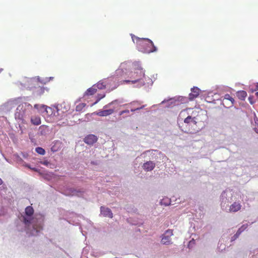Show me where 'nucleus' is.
<instances>
[{
  "label": "nucleus",
  "mask_w": 258,
  "mask_h": 258,
  "mask_svg": "<svg viewBox=\"0 0 258 258\" xmlns=\"http://www.w3.org/2000/svg\"><path fill=\"white\" fill-rule=\"evenodd\" d=\"M108 81V80H107L105 81H100L98 82L97 84H96L94 85V86H95V88L97 89H100V90L104 89L106 88V83Z\"/></svg>",
  "instance_id": "nucleus-15"
},
{
  "label": "nucleus",
  "mask_w": 258,
  "mask_h": 258,
  "mask_svg": "<svg viewBox=\"0 0 258 258\" xmlns=\"http://www.w3.org/2000/svg\"><path fill=\"white\" fill-rule=\"evenodd\" d=\"M39 227H39V228H40V229H42L41 226H40Z\"/></svg>",
  "instance_id": "nucleus-38"
},
{
  "label": "nucleus",
  "mask_w": 258,
  "mask_h": 258,
  "mask_svg": "<svg viewBox=\"0 0 258 258\" xmlns=\"http://www.w3.org/2000/svg\"><path fill=\"white\" fill-rule=\"evenodd\" d=\"M184 122L185 123H192L193 124H196L197 121L196 120V117H192L191 115H188L184 120Z\"/></svg>",
  "instance_id": "nucleus-16"
},
{
  "label": "nucleus",
  "mask_w": 258,
  "mask_h": 258,
  "mask_svg": "<svg viewBox=\"0 0 258 258\" xmlns=\"http://www.w3.org/2000/svg\"><path fill=\"white\" fill-rule=\"evenodd\" d=\"M145 76V73L142 69H137L134 72L132 73L131 78L132 80H124L123 83H132L135 84L140 81Z\"/></svg>",
  "instance_id": "nucleus-2"
},
{
  "label": "nucleus",
  "mask_w": 258,
  "mask_h": 258,
  "mask_svg": "<svg viewBox=\"0 0 258 258\" xmlns=\"http://www.w3.org/2000/svg\"><path fill=\"white\" fill-rule=\"evenodd\" d=\"M160 203L161 205H164V206H168L169 205H170V201L168 198H163V199H162L160 201Z\"/></svg>",
  "instance_id": "nucleus-19"
},
{
  "label": "nucleus",
  "mask_w": 258,
  "mask_h": 258,
  "mask_svg": "<svg viewBox=\"0 0 258 258\" xmlns=\"http://www.w3.org/2000/svg\"><path fill=\"white\" fill-rule=\"evenodd\" d=\"M137 44L140 51L144 53H150L156 52L157 47L154 45L153 41L148 38H141L137 37Z\"/></svg>",
  "instance_id": "nucleus-1"
},
{
  "label": "nucleus",
  "mask_w": 258,
  "mask_h": 258,
  "mask_svg": "<svg viewBox=\"0 0 258 258\" xmlns=\"http://www.w3.org/2000/svg\"><path fill=\"white\" fill-rule=\"evenodd\" d=\"M248 99H249V100H251V98H250V97H249Z\"/></svg>",
  "instance_id": "nucleus-35"
},
{
  "label": "nucleus",
  "mask_w": 258,
  "mask_h": 258,
  "mask_svg": "<svg viewBox=\"0 0 258 258\" xmlns=\"http://www.w3.org/2000/svg\"><path fill=\"white\" fill-rule=\"evenodd\" d=\"M25 213L27 217H23V221L26 225L29 226L31 224H33V218L31 216L34 214V209L31 206H28L25 208Z\"/></svg>",
  "instance_id": "nucleus-3"
},
{
  "label": "nucleus",
  "mask_w": 258,
  "mask_h": 258,
  "mask_svg": "<svg viewBox=\"0 0 258 258\" xmlns=\"http://www.w3.org/2000/svg\"><path fill=\"white\" fill-rule=\"evenodd\" d=\"M83 191H81L80 190H77L74 188H69L66 190L65 194L67 196H80V195H81L82 192Z\"/></svg>",
  "instance_id": "nucleus-9"
},
{
  "label": "nucleus",
  "mask_w": 258,
  "mask_h": 258,
  "mask_svg": "<svg viewBox=\"0 0 258 258\" xmlns=\"http://www.w3.org/2000/svg\"><path fill=\"white\" fill-rule=\"evenodd\" d=\"M97 89L95 88V86L93 85L92 87L88 89L85 92L84 96H91L95 94L97 92Z\"/></svg>",
  "instance_id": "nucleus-14"
},
{
  "label": "nucleus",
  "mask_w": 258,
  "mask_h": 258,
  "mask_svg": "<svg viewBox=\"0 0 258 258\" xmlns=\"http://www.w3.org/2000/svg\"><path fill=\"white\" fill-rule=\"evenodd\" d=\"M241 208V205L240 203L238 202H234L229 208V211L231 212H236L239 211Z\"/></svg>",
  "instance_id": "nucleus-10"
},
{
  "label": "nucleus",
  "mask_w": 258,
  "mask_h": 258,
  "mask_svg": "<svg viewBox=\"0 0 258 258\" xmlns=\"http://www.w3.org/2000/svg\"><path fill=\"white\" fill-rule=\"evenodd\" d=\"M37 94L39 95H41L44 92V88L43 87H40L38 88V90L37 91Z\"/></svg>",
  "instance_id": "nucleus-24"
},
{
  "label": "nucleus",
  "mask_w": 258,
  "mask_h": 258,
  "mask_svg": "<svg viewBox=\"0 0 258 258\" xmlns=\"http://www.w3.org/2000/svg\"><path fill=\"white\" fill-rule=\"evenodd\" d=\"M129 113H130L129 110L126 109V110H122V111H120L119 113V114L120 115H121L123 114L124 113L128 114Z\"/></svg>",
  "instance_id": "nucleus-27"
},
{
  "label": "nucleus",
  "mask_w": 258,
  "mask_h": 258,
  "mask_svg": "<svg viewBox=\"0 0 258 258\" xmlns=\"http://www.w3.org/2000/svg\"><path fill=\"white\" fill-rule=\"evenodd\" d=\"M196 243L195 240L194 239H192L190 240L188 243V247L190 248V246H192L193 245H195Z\"/></svg>",
  "instance_id": "nucleus-25"
},
{
  "label": "nucleus",
  "mask_w": 258,
  "mask_h": 258,
  "mask_svg": "<svg viewBox=\"0 0 258 258\" xmlns=\"http://www.w3.org/2000/svg\"><path fill=\"white\" fill-rule=\"evenodd\" d=\"M114 110L112 109L99 110V111L96 113V114L99 116H106L112 114Z\"/></svg>",
  "instance_id": "nucleus-11"
},
{
  "label": "nucleus",
  "mask_w": 258,
  "mask_h": 258,
  "mask_svg": "<svg viewBox=\"0 0 258 258\" xmlns=\"http://www.w3.org/2000/svg\"><path fill=\"white\" fill-rule=\"evenodd\" d=\"M144 107V106H142V107H138V108H135V109H131V111H132V112H134V111H136V110H140V109H142Z\"/></svg>",
  "instance_id": "nucleus-28"
},
{
  "label": "nucleus",
  "mask_w": 258,
  "mask_h": 258,
  "mask_svg": "<svg viewBox=\"0 0 258 258\" xmlns=\"http://www.w3.org/2000/svg\"><path fill=\"white\" fill-rule=\"evenodd\" d=\"M200 90L198 87H194L191 89V93L189 94V100L191 101L198 97L200 94Z\"/></svg>",
  "instance_id": "nucleus-5"
},
{
  "label": "nucleus",
  "mask_w": 258,
  "mask_h": 258,
  "mask_svg": "<svg viewBox=\"0 0 258 258\" xmlns=\"http://www.w3.org/2000/svg\"><path fill=\"white\" fill-rule=\"evenodd\" d=\"M191 110V109L190 108H187L186 109L182 111L181 112V113H183V112H184L185 111H187L188 112V114H189V111H190Z\"/></svg>",
  "instance_id": "nucleus-29"
},
{
  "label": "nucleus",
  "mask_w": 258,
  "mask_h": 258,
  "mask_svg": "<svg viewBox=\"0 0 258 258\" xmlns=\"http://www.w3.org/2000/svg\"><path fill=\"white\" fill-rule=\"evenodd\" d=\"M156 164L153 161H149L144 163L143 165V168L146 171H150L154 169Z\"/></svg>",
  "instance_id": "nucleus-6"
},
{
  "label": "nucleus",
  "mask_w": 258,
  "mask_h": 258,
  "mask_svg": "<svg viewBox=\"0 0 258 258\" xmlns=\"http://www.w3.org/2000/svg\"><path fill=\"white\" fill-rule=\"evenodd\" d=\"M258 91V83L254 84V88L251 89V92H253Z\"/></svg>",
  "instance_id": "nucleus-26"
},
{
  "label": "nucleus",
  "mask_w": 258,
  "mask_h": 258,
  "mask_svg": "<svg viewBox=\"0 0 258 258\" xmlns=\"http://www.w3.org/2000/svg\"><path fill=\"white\" fill-rule=\"evenodd\" d=\"M31 122L35 125H38L41 124V119L39 116H33L31 118Z\"/></svg>",
  "instance_id": "nucleus-18"
},
{
  "label": "nucleus",
  "mask_w": 258,
  "mask_h": 258,
  "mask_svg": "<svg viewBox=\"0 0 258 258\" xmlns=\"http://www.w3.org/2000/svg\"><path fill=\"white\" fill-rule=\"evenodd\" d=\"M247 227V225H242L237 230L236 234L232 237V240H234L237 238L240 234L245 230Z\"/></svg>",
  "instance_id": "nucleus-13"
},
{
  "label": "nucleus",
  "mask_w": 258,
  "mask_h": 258,
  "mask_svg": "<svg viewBox=\"0 0 258 258\" xmlns=\"http://www.w3.org/2000/svg\"><path fill=\"white\" fill-rule=\"evenodd\" d=\"M97 141V138L94 135H89L86 137L84 139V141L88 145H92L96 143Z\"/></svg>",
  "instance_id": "nucleus-7"
},
{
  "label": "nucleus",
  "mask_w": 258,
  "mask_h": 258,
  "mask_svg": "<svg viewBox=\"0 0 258 258\" xmlns=\"http://www.w3.org/2000/svg\"><path fill=\"white\" fill-rule=\"evenodd\" d=\"M100 211L101 213L104 217H107L110 218H112L113 217V214L111 210L108 208H106L102 206L100 208Z\"/></svg>",
  "instance_id": "nucleus-8"
},
{
  "label": "nucleus",
  "mask_w": 258,
  "mask_h": 258,
  "mask_svg": "<svg viewBox=\"0 0 258 258\" xmlns=\"http://www.w3.org/2000/svg\"><path fill=\"white\" fill-rule=\"evenodd\" d=\"M105 97V94H98L96 96L97 100L96 101L92 104V105H94L96 104H97L101 99Z\"/></svg>",
  "instance_id": "nucleus-22"
},
{
  "label": "nucleus",
  "mask_w": 258,
  "mask_h": 258,
  "mask_svg": "<svg viewBox=\"0 0 258 258\" xmlns=\"http://www.w3.org/2000/svg\"><path fill=\"white\" fill-rule=\"evenodd\" d=\"M236 96L241 100H244L247 96V93L243 90L238 91L236 92Z\"/></svg>",
  "instance_id": "nucleus-17"
},
{
  "label": "nucleus",
  "mask_w": 258,
  "mask_h": 258,
  "mask_svg": "<svg viewBox=\"0 0 258 258\" xmlns=\"http://www.w3.org/2000/svg\"><path fill=\"white\" fill-rule=\"evenodd\" d=\"M248 99H249V100H251V98H250V97H249Z\"/></svg>",
  "instance_id": "nucleus-36"
},
{
  "label": "nucleus",
  "mask_w": 258,
  "mask_h": 258,
  "mask_svg": "<svg viewBox=\"0 0 258 258\" xmlns=\"http://www.w3.org/2000/svg\"><path fill=\"white\" fill-rule=\"evenodd\" d=\"M113 103H114V101H112L111 103H109L108 104L105 105L104 106V108H107L109 105L112 104H113Z\"/></svg>",
  "instance_id": "nucleus-30"
},
{
  "label": "nucleus",
  "mask_w": 258,
  "mask_h": 258,
  "mask_svg": "<svg viewBox=\"0 0 258 258\" xmlns=\"http://www.w3.org/2000/svg\"><path fill=\"white\" fill-rule=\"evenodd\" d=\"M33 227L34 229H37V228L35 227V225L33 224ZM36 230L37 231V230Z\"/></svg>",
  "instance_id": "nucleus-32"
},
{
  "label": "nucleus",
  "mask_w": 258,
  "mask_h": 258,
  "mask_svg": "<svg viewBox=\"0 0 258 258\" xmlns=\"http://www.w3.org/2000/svg\"><path fill=\"white\" fill-rule=\"evenodd\" d=\"M255 95H256V97L258 98V92H257L255 93Z\"/></svg>",
  "instance_id": "nucleus-34"
},
{
  "label": "nucleus",
  "mask_w": 258,
  "mask_h": 258,
  "mask_svg": "<svg viewBox=\"0 0 258 258\" xmlns=\"http://www.w3.org/2000/svg\"><path fill=\"white\" fill-rule=\"evenodd\" d=\"M35 150L37 153L42 155H44L45 153L44 149L41 147H37Z\"/></svg>",
  "instance_id": "nucleus-23"
},
{
  "label": "nucleus",
  "mask_w": 258,
  "mask_h": 258,
  "mask_svg": "<svg viewBox=\"0 0 258 258\" xmlns=\"http://www.w3.org/2000/svg\"><path fill=\"white\" fill-rule=\"evenodd\" d=\"M173 235V230L168 229L163 234L161 243L163 244H169L171 243V236Z\"/></svg>",
  "instance_id": "nucleus-4"
},
{
  "label": "nucleus",
  "mask_w": 258,
  "mask_h": 258,
  "mask_svg": "<svg viewBox=\"0 0 258 258\" xmlns=\"http://www.w3.org/2000/svg\"><path fill=\"white\" fill-rule=\"evenodd\" d=\"M3 183V180H2V179L0 178V185H2Z\"/></svg>",
  "instance_id": "nucleus-31"
},
{
  "label": "nucleus",
  "mask_w": 258,
  "mask_h": 258,
  "mask_svg": "<svg viewBox=\"0 0 258 258\" xmlns=\"http://www.w3.org/2000/svg\"><path fill=\"white\" fill-rule=\"evenodd\" d=\"M123 74V71L122 70L118 69L116 71L115 74L113 76L114 78H119L120 77L122 76Z\"/></svg>",
  "instance_id": "nucleus-20"
},
{
  "label": "nucleus",
  "mask_w": 258,
  "mask_h": 258,
  "mask_svg": "<svg viewBox=\"0 0 258 258\" xmlns=\"http://www.w3.org/2000/svg\"><path fill=\"white\" fill-rule=\"evenodd\" d=\"M86 106V104L84 103H80L77 105L76 107V110L77 111H81Z\"/></svg>",
  "instance_id": "nucleus-21"
},
{
  "label": "nucleus",
  "mask_w": 258,
  "mask_h": 258,
  "mask_svg": "<svg viewBox=\"0 0 258 258\" xmlns=\"http://www.w3.org/2000/svg\"><path fill=\"white\" fill-rule=\"evenodd\" d=\"M227 101H229L230 102L229 106H232L234 105L235 100L233 97H232L229 94H226L223 96V104H224V102L226 103Z\"/></svg>",
  "instance_id": "nucleus-12"
},
{
  "label": "nucleus",
  "mask_w": 258,
  "mask_h": 258,
  "mask_svg": "<svg viewBox=\"0 0 258 258\" xmlns=\"http://www.w3.org/2000/svg\"><path fill=\"white\" fill-rule=\"evenodd\" d=\"M34 108H37H37H38V105L35 104V105H34Z\"/></svg>",
  "instance_id": "nucleus-33"
},
{
  "label": "nucleus",
  "mask_w": 258,
  "mask_h": 258,
  "mask_svg": "<svg viewBox=\"0 0 258 258\" xmlns=\"http://www.w3.org/2000/svg\"><path fill=\"white\" fill-rule=\"evenodd\" d=\"M250 103L251 104H252V103H253V102H252V101H250Z\"/></svg>",
  "instance_id": "nucleus-37"
}]
</instances>
